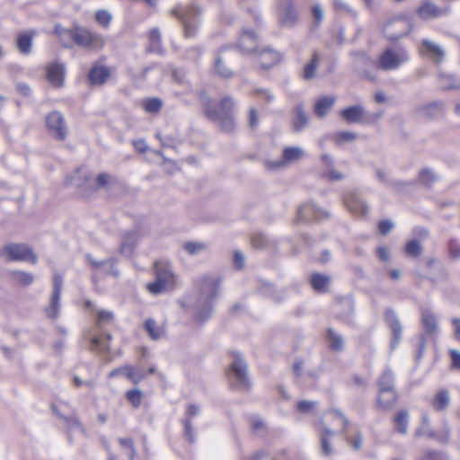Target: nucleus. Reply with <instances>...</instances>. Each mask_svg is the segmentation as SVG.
I'll list each match as a JSON object with an SVG mask.
<instances>
[{"label": "nucleus", "mask_w": 460, "mask_h": 460, "mask_svg": "<svg viewBox=\"0 0 460 460\" xmlns=\"http://www.w3.org/2000/svg\"><path fill=\"white\" fill-rule=\"evenodd\" d=\"M352 58V67L362 77L375 81L377 78L376 73L369 72L367 67L371 64V59L367 53L363 51H354L350 53Z\"/></svg>", "instance_id": "nucleus-17"}, {"label": "nucleus", "mask_w": 460, "mask_h": 460, "mask_svg": "<svg viewBox=\"0 0 460 460\" xmlns=\"http://www.w3.org/2000/svg\"><path fill=\"white\" fill-rule=\"evenodd\" d=\"M122 370L126 372V377L135 385L140 383L147 376L146 371L141 368L134 367L130 365H126Z\"/></svg>", "instance_id": "nucleus-44"}, {"label": "nucleus", "mask_w": 460, "mask_h": 460, "mask_svg": "<svg viewBox=\"0 0 460 460\" xmlns=\"http://www.w3.org/2000/svg\"><path fill=\"white\" fill-rule=\"evenodd\" d=\"M110 76V70L105 66H94L89 73V80L93 84H102Z\"/></svg>", "instance_id": "nucleus-40"}, {"label": "nucleus", "mask_w": 460, "mask_h": 460, "mask_svg": "<svg viewBox=\"0 0 460 460\" xmlns=\"http://www.w3.org/2000/svg\"><path fill=\"white\" fill-rule=\"evenodd\" d=\"M142 397H143V394H142L141 390L137 389V388L128 390L126 394L127 400L135 408H137L140 406L141 402H142Z\"/></svg>", "instance_id": "nucleus-54"}, {"label": "nucleus", "mask_w": 460, "mask_h": 460, "mask_svg": "<svg viewBox=\"0 0 460 460\" xmlns=\"http://www.w3.org/2000/svg\"><path fill=\"white\" fill-rule=\"evenodd\" d=\"M296 21V12L291 5L286 7L280 13V22L284 26H293Z\"/></svg>", "instance_id": "nucleus-49"}, {"label": "nucleus", "mask_w": 460, "mask_h": 460, "mask_svg": "<svg viewBox=\"0 0 460 460\" xmlns=\"http://www.w3.org/2000/svg\"><path fill=\"white\" fill-rule=\"evenodd\" d=\"M329 217L330 213L327 210L318 207L314 202H307L299 207L296 221L323 220Z\"/></svg>", "instance_id": "nucleus-11"}, {"label": "nucleus", "mask_w": 460, "mask_h": 460, "mask_svg": "<svg viewBox=\"0 0 460 460\" xmlns=\"http://www.w3.org/2000/svg\"><path fill=\"white\" fill-rule=\"evenodd\" d=\"M410 58V53L404 47H388L380 52L376 66L383 71H395L407 64Z\"/></svg>", "instance_id": "nucleus-4"}, {"label": "nucleus", "mask_w": 460, "mask_h": 460, "mask_svg": "<svg viewBox=\"0 0 460 460\" xmlns=\"http://www.w3.org/2000/svg\"><path fill=\"white\" fill-rule=\"evenodd\" d=\"M172 13L177 16L183 28L185 38L194 37L201 24L202 9L197 4L177 5L172 9Z\"/></svg>", "instance_id": "nucleus-3"}, {"label": "nucleus", "mask_w": 460, "mask_h": 460, "mask_svg": "<svg viewBox=\"0 0 460 460\" xmlns=\"http://www.w3.org/2000/svg\"><path fill=\"white\" fill-rule=\"evenodd\" d=\"M378 390L384 389H394V372L386 368L383 371L377 381Z\"/></svg>", "instance_id": "nucleus-47"}, {"label": "nucleus", "mask_w": 460, "mask_h": 460, "mask_svg": "<svg viewBox=\"0 0 460 460\" xmlns=\"http://www.w3.org/2000/svg\"><path fill=\"white\" fill-rule=\"evenodd\" d=\"M316 426L319 429V440L321 444V454L324 456H330L333 453L332 447L331 445V439L337 434V431L332 430L321 418Z\"/></svg>", "instance_id": "nucleus-18"}, {"label": "nucleus", "mask_w": 460, "mask_h": 460, "mask_svg": "<svg viewBox=\"0 0 460 460\" xmlns=\"http://www.w3.org/2000/svg\"><path fill=\"white\" fill-rule=\"evenodd\" d=\"M323 58L321 53L314 51L311 59L303 67L302 77L306 80H313L317 76V70Z\"/></svg>", "instance_id": "nucleus-28"}, {"label": "nucleus", "mask_w": 460, "mask_h": 460, "mask_svg": "<svg viewBox=\"0 0 460 460\" xmlns=\"http://www.w3.org/2000/svg\"><path fill=\"white\" fill-rule=\"evenodd\" d=\"M183 250L190 256H197L208 250V244L203 242L189 241L183 243Z\"/></svg>", "instance_id": "nucleus-43"}, {"label": "nucleus", "mask_w": 460, "mask_h": 460, "mask_svg": "<svg viewBox=\"0 0 460 460\" xmlns=\"http://www.w3.org/2000/svg\"><path fill=\"white\" fill-rule=\"evenodd\" d=\"M45 125L49 134L58 141H64L68 133L64 115L58 111H52L45 117Z\"/></svg>", "instance_id": "nucleus-7"}, {"label": "nucleus", "mask_w": 460, "mask_h": 460, "mask_svg": "<svg viewBox=\"0 0 460 460\" xmlns=\"http://www.w3.org/2000/svg\"><path fill=\"white\" fill-rule=\"evenodd\" d=\"M422 324L427 333L433 334L438 330L435 315L429 311L422 313Z\"/></svg>", "instance_id": "nucleus-48"}, {"label": "nucleus", "mask_w": 460, "mask_h": 460, "mask_svg": "<svg viewBox=\"0 0 460 460\" xmlns=\"http://www.w3.org/2000/svg\"><path fill=\"white\" fill-rule=\"evenodd\" d=\"M95 20L102 27L108 28L112 20V15L107 10H99L95 13Z\"/></svg>", "instance_id": "nucleus-58"}, {"label": "nucleus", "mask_w": 460, "mask_h": 460, "mask_svg": "<svg viewBox=\"0 0 460 460\" xmlns=\"http://www.w3.org/2000/svg\"><path fill=\"white\" fill-rule=\"evenodd\" d=\"M221 279L217 276L205 275L199 280V295L195 305L194 320L199 323L208 321L214 311V302L218 297Z\"/></svg>", "instance_id": "nucleus-1"}, {"label": "nucleus", "mask_w": 460, "mask_h": 460, "mask_svg": "<svg viewBox=\"0 0 460 460\" xmlns=\"http://www.w3.org/2000/svg\"><path fill=\"white\" fill-rule=\"evenodd\" d=\"M200 101L205 106L207 116L213 120L218 121L223 130L230 132L234 129V122L230 114H220L211 109L209 107L211 100L206 93L200 95Z\"/></svg>", "instance_id": "nucleus-15"}, {"label": "nucleus", "mask_w": 460, "mask_h": 460, "mask_svg": "<svg viewBox=\"0 0 460 460\" xmlns=\"http://www.w3.org/2000/svg\"><path fill=\"white\" fill-rule=\"evenodd\" d=\"M442 424V429L438 431L433 430L430 426L420 425L414 432V437L417 438H427L440 443H447L450 438L451 429L446 420H443Z\"/></svg>", "instance_id": "nucleus-10"}, {"label": "nucleus", "mask_w": 460, "mask_h": 460, "mask_svg": "<svg viewBox=\"0 0 460 460\" xmlns=\"http://www.w3.org/2000/svg\"><path fill=\"white\" fill-rule=\"evenodd\" d=\"M137 240V236L136 231L126 233L119 246L120 254L127 258L130 257L133 254Z\"/></svg>", "instance_id": "nucleus-34"}, {"label": "nucleus", "mask_w": 460, "mask_h": 460, "mask_svg": "<svg viewBox=\"0 0 460 460\" xmlns=\"http://www.w3.org/2000/svg\"><path fill=\"white\" fill-rule=\"evenodd\" d=\"M119 443L126 450V454L129 460H135L136 456V449L134 447V442L131 438H119Z\"/></svg>", "instance_id": "nucleus-53"}, {"label": "nucleus", "mask_w": 460, "mask_h": 460, "mask_svg": "<svg viewBox=\"0 0 460 460\" xmlns=\"http://www.w3.org/2000/svg\"><path fill=\"white\" fill-rule=\"evenodd\" d=\"M55 32L59 37V40L64 47L70 48L75 40V28L68 30L62 28L60 25H56Z\"/></svg>", "instance_id": "nucleus-39"}, {"label": "nucleus", "mask_w": 460, "mask_h": 460, "mask_svg": "<svg viewBox=\"0 0 460 460\" xmlns=\"http://www.w3.org/2000/svg\"><path fill=\"white\" fill-rule=\"evenodd\" d=\"M75 40L79 46L91 49H101L104 45V38L84 27H75Z\"/></svg>", "instance_id": "nucleus-9"}, {"label": "nucleus", "mask_w": 460, "mask_h": 460, "mask_svg": "<svg viewBox=\"0 0 460 460\" xmlns=\"http://www.w3.org/2000/svg\"><path fill=\"white\" fill-rule=\"evenodd\" d=\"M328 342L332 350L340 351L343 349L344 341L343 338L332 329L328 330Z\"/></svg>", "instance_id": "nucleus-51"}, {"label": "nucleus", "mask_w": 460, "mask_h": 460, "mask_svg": "<svg viewBox=\"0 0 460 460\" xmlns=\"http://www.w3.org/2000/svg\"><path fill=\"white\" fill-rule=\"evenodd\" d=\"M144 328L152 341H159L165 335V328L152 318H148L144 323Z\"/></svg>", "instance_id": "nucleus-33"}, {"label": "nucleus", "mask_w": 460, "mask_h": 460, "mask_svg": "<svg viewBox=\"0 0 460 460\" xmlns=\"http://www.w3.org/2000/svg\"><path fill=\"white\" fill-rule=\"evenodd\" d=\"M329 413L332 416L336 424L341 426L340 434H345V429L349 425V420L341 411L338 410H332L329 411ZM337 434H339V432H337Z\"/></svg>", "instance_id": "nucleus-52"}, {"label": "nucleus", "mask_w": 460, "mask_h": 460, "mask_svg": "<svg viewBox=\"0 0 460 460\" xmlns=\"http://www.w3.org/2000/svg\"><path fill=\"white\" fill-rule=\"evenodd\" d=\"M397 398L394 389L381 388V390H378L377 404L380 408L387 410L395 404Z\"/></svg>", "instance_id": "nucleus-31"}, {"label": "nucleus", "mask_w": 460, "mask_h": 460, "mask_svg": "<svg viewBox=\"0 0 460 460\" xmlns=\"http://www.w3.org/2000/svg\"><path fill=\"white\" fill-rule=\"evenodd\" d=\"M150 50L159 53L161 50V33L158 29H153L149 33Z\"/></svg>", "instance_id": "nucleus-56"}, {"label": "nucleus", "mask_w": 460, "mask_h": 460, "mask_svg": "<svg viewBox=\"0 0 460 460\" xmlns=\"http://www.w3.org/2000/svg\"><path fill=\"white\" fill-rule=\"evenodd\" d=\"M62 287L63 279L61 276L55 274L53 277V290L50 302L45 309L47 316L50 319H56L58 316Z\"/></svg>", "instance_id": "nucleus-16"}, {"label": "nucleus", "mask_w": 460, "mask_h": 460, "mask_svg": "<svg viewBox=\"0 0 460 460\" xmlns=\"http://www.w3.org/2000/svg\"><path fill=\"white\" fill-rule=\"evenodd\" d=\"M451 403V395L448 390L440 389L429 400V405L435 411H446Z\"/></svg>", "instance_id": "nucleus-23"}, {"label": "nucleus", "mask_w": 460, "mask_h": 460, "mask_svg": "<svg viewBox=\"0 0 460 460\" xmlns=\"http://www.w3.org/2000/svg\"><path fill=\"white\" fill-rule=\"evenodd\" d=\"M417 13L421 19L431 20L447 15L448 11L438 7L430 1H425L417 9Z\"/></svg>", "instance_id": "nucleus-21"}, {"label": "nucleus", "mask_w": 460, "mask_h": 460, "mask_svg": "<svg viewBox=\"0 0 460 460\" xmlns=\"http://www.w3.org/2000/svg\"><path fill=\"white\" fill-rule=\"evenodd\" d=\"M234 103L232 98H224L219 105V109L216 110L220 114H229L230 111L234 107Z\"/></svg>", "instance_id": "nucleus-62"}, {"label": "nucleus", "mask_w": 460, "mask_h": 460, "mask_svg": "<svg viewBox=\"0 0 460 460\" xmlns=\"http://www.w3.org/2000/svg\"><path fill=\"white\" fill-rule=\"evenodd\" d=\"M144 109L148 113H155L162 107V101L159 98H151L144 101Z\"/></svg>", "instance_id": "nucleus-59"}, {"label": "nucleus", "mask_w": 460, "mask_h": 460, "mask_svg": "<svg viewBox=\"0 0 460 460\" xmlns=\"http://www.w3.org/2000/svg\"><path fill=\"white\" fill-rule=\"evenodd\" d=\"M336 102V97L333 95H324L317 98L314 105V112L316 117L323 119L332 110Z\"/></svg>", "instance_id": "nucleus-25"}, {"label": "nucleus", "mask_w": 460, "mask_h": 460, "mask_svg": "<svg viewBox=\"0 0 460 460\" xmlns=\"http://www.w3.org/2000/svg\"><path fill=\"white\" fill-rule=\"evenodd\" d=\"M257 60L262 68L268 69L280 61V54L273 49H265L256 52Z\"/></svg>", "instance_id": "nucleus-26"}, {"label": "nucleus", "mask_w": 460, "mask_h": 460, "mask_svg": "<svg viewBox=\"0 0 460 460\" xmlns=\"http://www.w3.org/2000/svg\"><path fill=\"white\" fill-rule=\"evenodd\" d=\"M331 283V278L327 275L314 273L311 277V285L315 291L325 292Z\"/></svg>", "instance_id": "nucleus-41"}, {"label": "nucleus", "mask_w": 460, "mask_h": 460, "mask_svg": "<svg viewBox=\"0 0 460 460\" xmlns=\"http://www.w3.org/2000/svg\"><path fill=\"white\" fill-rule=\"evenodd\" d=\"M309 118L302 105H297L295 108V116L293 119V129L296 132L303 131L308 125Z\"/></svg>", "instance_id": "nucleus-37"}, {"label": "nucleus", "mask_w": 460, "mask_h": 460, "mask_svg": "<svg viewBox=\"0 0 460 460\" xmlns=\"http://www.w3.org/2000/svg\"><path fill=\"white\" fill-rule=\"evenodd\" d=\"M410 414L407 411H399L394 418L395 430L402 435L408 432Z\"/></svg>", "instance_id": "nucleus-38"}, {"label": "nucleus", "mask_w": 460, "mask_h": 460, "mask_svg": "<svg viewBox=\"0 0 460 460\" xmlns=\"http://www.w3.org/2000/svg\"><path fill=\"white\" fill-rule=\"evenodd\" d=\"M111 336L110 334H106L105 338L99 336H91L90 340V347L93 350H97L99 352H105L109 350V341H111Z\"/></svg>", "instance_id": "nucleus-46"}, {"label": "nucleus", "mask_w": 460, "mask_h": 460, "mask_svg": "<svg viewBox=\"0 0 460 460\" xmlns=\"http://www.w3.org/2000/svg\"><path fill=\"white\" fill-rule=\"evenodd\" d=\"M365 115V108L362 105H353L340 111V116L347 123H358Z\"/></svg>", "instance_id": "nucleus-29"}, {"label": "nucleus", "mask_w": 460, "mask_h": 460, "mask_svg": "<svg viewBox=\"0 0 460 460\" xmlns=\"http://www.w3.org/2000/svg\"><path fill=\"white\" fill-rule=\"evenodd\" d=\"M9 275L12 280L19 285L29 286L34 281V276L27 271L13 270Z\"/></svg>", "instance_id": "nucleus-45"}, {"label": "nucleus", "mask_w": 460, "mask_h": 460, "mask_svg": "<svg viewBox=\"0 0 460 460\" xmlns=\"http://www.w3.org/2000/svg\"><path fill=\"white\" fill-rule=\"evenodd\" d=\"M226 376L232 386L247 387L249 385L247 365L240 353H233V362L226 371Z\"/></svg>", "instance_id": "nucleus-5"}, {"label": "nucleus", "mask_w": 460, "mask_h": 460, "mask_svg": "<svg viewBox=\"0 0 460 460\" xmlns=\"http://www.w3.org/2000/svg\"><path fill=\"white\" fill-rule=\"evenodd\" d=\"M318 406V401L302 400L297 402L296 411L305 415H315Z\"/></svg>", "instance_id": "nucleus-42"}, {"label": "nucleus", "mask_w": 460, "mask_h": 460, "mask_svg": "<svg viewBox=\"0 0 460 460\" xmlns=\"http://www.w3.org/2000/svg\"><path fill=\"white\" fill-rule=\"evenodd\" d=\"M155 280L148 283L146 288L153 295L166 293L177 286V276L168 262L157 261L155 263Z\"/></svg>", "instance_id": "nucleus-2"}, {"label": "nucleus", "mask_w": 460, "mask_h": 460, "mask_svg": "<svg viewBox=\"0 0 460 460\" xmlns=\"http://www.w3.org/2000/svg\"><path fill=\"white\" fill-rule=\"evenodd\" d=\"M438 81L439 86L443 90H457L460 89V76L444 71H438Z\"/></svg>", "instance_id": "nucleus-27"}, {"label": "nucleus", "mask_w": 460, "mask_h": 460, "mask_svg": "<svg viewBox=\"0 0 460 460\" xmlns=\"http://www.w3.org/2000/svg\"><path fill=\"white\" fill-rule=\"evenodd\" d=\"M438 180V176L430 169H423L419 173V181L425 185H430Z\"/></svg>", "instance_id": "nucleus-60"}, {"label": "nucleus", "mask_w": 460, "mask_h": 460, "mask_svg": "<svg viewBox=\"0 0 460 460\" xmlns=\"http://www.w3.org/2000/svg\"><path fill=\"white\" fill-rule=\"evenodd\" d=\"M322 162L326 166V172L324 176L330 181H341L344 178V174L337 170H335L333 165V159L331 155L327 154H323L321 156Z\"/></svg>", "instance_id": "nucleus-36"}, {"label": "nucleus", "mask_w": 460, "mask_h": 460, "mask_svg": "<svg viewBox=\"0 0 460 460\" xmlns=\"http://www.w3.org/2000/svg\"><path fill=\"white\" fill-rule=\"evenodd\" d=\"M404 251L407 255L417 257L421 253L422 247L420 241L411 240L406 243Z\"/></svg>", "instance_id": "nucleus-57"}, {"label": "nucleus", "mask_w": 460, "mask_h": 460, "mask_svg": "<svg viewBox=\"0 0 460 460\" xmlns=\"http://www.w3.org/2000/svg\"><path fill=\"white\" fill-rule=\"evenodd\" d=\"M87 261L92 265L96 273L111 275L114 278H118L119 276V270L115 268L117 261L113 258L106 259L103 261H97L91 254H88Z\"/></svg>", "instance_id": "nucleus-19"}, {"label": "nucleus", "mask_w": 460, "mask_h": 460, "mask_svg": "<svg viewBox=\"0 0 460 460\" xmlns=\"http://www.w3.org/2000/svg\"><path fill=\"white\" fill-rule=\"evenodd\" d=\"M356 134L349 131H340L334 135V141L337 145H341L345 142L353 141L356 138Z\"/></svg>", "instance_id": "nucleus-61"}, {"label": "nucleus", "mask_w": 460, "mask_h": 460, "mask_svg": "<svg viewBox=\"0 0 460 460\" xmlns=\"http://www.w3.org/2000/svg\"><path fill=\"white\" fill-rule=\"evenodd\" d=\"M238 46L243 53H256L257 36L252 31L244 30L240 36Z\"/></svg>", "instance_id": "nucleus-30"}, {"label": "nucleus", "mask_w": 460, "mask_h": 460, "mask_svg": "<svg viewBox=\"0 0 460 460\" xmlns=\"http://www.w3.org/2000/svg\"><path fill=\"white\" fill-rule=\"evenodd\" d=\"M383 31L388 40H397L410 33L411 25L405 19H394L385 23Z\"/></svg>", "instance_id": "nucleus-13"}, {"label": "nucleus", "mask_w": 460, "mask_h": 460, "mask_svg": "<svg viewBox=\"0 0 460 460\" xmlns=\"http://www.w3.org/2000/svg\"><path fill=\"white\" fill-rule=\"evenodd\" d=\"M385 322L391 329L392 332V341H391V348L394 349L402 339V324L394 313V311L388 309L385 311Z\"/></svg>", "instance_id": "nucleus-20"}, {"label": "nucleus", "mask_w": 460, "mask_h": 460, "mask_svg": "<svg viewBox=\"0 0 460 460\" xmlns=\"http://www.w3.org/2000/svg\"><path fill=\"white\" fill-rule=\"evenodd\" d=\"M224 49H221L216 56L213 64V72L215 75L222 78H230L234 73L230 67L226 65V58L222 56Z\"/></svg>", "instance_id": "nucleus-32"}, {"label": "nucleus", "mask_w": 460, "mask_h": 460, "mask_svg": "<svg viewBox=\"0 0 460 460\" xmlns=\"http://www.w3.org/2000/svg\"><path fill=\"white\" fill-rule=\"evenodd\" d=\"M419 52L436 65L441 64L446 58L445 49L439 44L428 39H423L420 41Z\"/></svg>", "instance_id": "nucleus-12"}, {"label": "nucleus", "mask_w": 460, "mask_h": 460, "mask_svg": "<svg viewBox=\"0 0 460 460\" xmlns=\"http://www.w3.org/2000/svg\"><path fill=\"white\" fill-rule=\"evenodd\" d=\"M344 207L356 217H364L368 212V207L355 191H347L342 195Z\"/></svg>", "instance_id": "nucleus-14"}, {"label": "nucleus", "mask_w": 460, "mask_h": 460, "mask_svg": "<svg viewBox=\"0 0 460 460\" xmlns=\"http://www.w3.org/2000/svg\"><path fill=\"white\" fill-rule=\"evenodd\" d=\"M96 313V324L99 328H102L103 325L111 323L114 319V314L111 311L98 310Z\"/></svg>", "instance_id": "nucleus-55"}, {"label": "nucleus", "mask_w": 460, "mask_h": 460, "mask_svg": "<svg viewBox=\"0 0 460 460\" xmlns=\"http://www.w3.org/2000/svg\"><path fill=\"white\" fill-rule=\"evenodd\" d=\"M0 257H3L7 261H29L32 264L37 262L36 255L25 244H7L0 249Z\"/></svg>", "instance_id": "nucleus-6"}, {"label": "nucleus", "mask_w": 460, "mask_h": 460, "mask_svg": "<svg viewBox=\"0 0 460 460\" xmlns=\"http://www.w3.org/2000/svg\"><path fill=\"white\" fill-rule=\"evenodd\" d=\"M444 103L441 101H434L416 108L415 112L418 117L423 119H434L442 113Z\"/></svg>", "instance_id": "nucleus-22"}, {"label": "nucleus", "mask_w": 460, "mask_h": 460, "mask_svg": "<svg viewBox=\"0 0 460 460\" xmlns=\"http://www.w3.org/2000/svg\"><path fill=\"white\" fill-rule=\"evenodd\" d=\"M47 77L49 82L56 86H61L65 79V66L58 62H53L47 67Z\"/></svg>", "instance_id": "nucleus-24"}, {"label": "nucleus", "mask_w": 460, "mask_h": 460, "mask_svg": "<svg viewBox=\"0 0 460 460\" xmlns=\"http://www.w3.org/2000/svg\"><path fill=\"white\" fill-rule=\"evenodd\" d=\"M32 46V35L31 33L21 34L17 39V48L22 54H29Z\"/></svg>", "instance_id": "nucleus-50"}, {"label": "nucleus", "mask_w": 460, "mask_h": 460, "mask_svg": "<svg viewBox=\"0 0 460 460\" xmlns=\"http://www.w3.org/2000/svg\"><path fill=\"white\" fill-rule=\"evenodd\" d=\"M448 250H449L450 256L452 258H454V259L460 258V244H458L456 242L451 241L449 243Z\"/></svg>", "instance_id": "nucleus-64"}, {"label": "nucleus", "mask_w": 460, "mask_h": 460, "mask_svg": "<svg viewBox=\"0 0 460 460\" xmlns=\"http://www.w3.org/2000/svg\"><path fill=\"white\" fill-rule=\"evenodd\" d=\"M347 441L355 450H360L363 445L362 434L358 432L353 437H348Z\"/></svg>", "instance_id": "nucleus-63"}, {"label": "nucleus", "mask_w": 460, "mask_h": 460, "mask_svg": "<svg viewBox=\"0 0 460 460\" xmlns=\"http://www.w3.org/2000/svg\"><path fill=\"white\" fill-rule=\"evenodd\" d=\"M199 412L200 408L197 404H189L186 409L187 420L184 421L185 436L190 442H193L195 440L194 433L190 427V419L199 415Z\"/></svg>", "instance_id": "nucleus-35"}, {"label": "nucleus", "mask_w": 460, "mask_h": 460, "mask_svg": "<svg viewBox=\"0 0 460 460\" xmlns=\"http://www.w3.org/2000/svg\"><path fill=\"white\" fill-rule=\"evenodd\" d=\"M306 155V152L300 146H286L282 151V158L276 161H268L267 167L270 169H279L293 164L302 160Z\"/></svg>", "instance_id": "nucleus-8"}]
</instances>
